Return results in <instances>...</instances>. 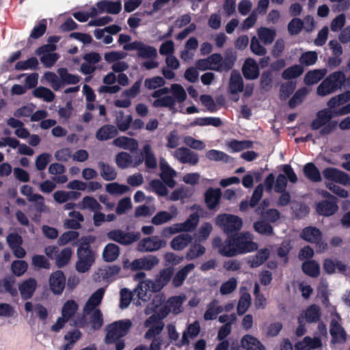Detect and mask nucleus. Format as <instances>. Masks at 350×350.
I'll use <instances>...</instances> for the list:
<instances>
[{"label": "nucleus", "instance_id": "obj_1", "mask_svg": "<svg viewBox=\"0 0 350 350\" xmlns=\"http://www.w3.org/2000/svg\"><path fill=\"white\" fill-rule=\"evenodd\" d=\"M145 162V165L148 168L154 169L157 165L156 157L152 151L151 144L146 142L142 146L140 151V156L133 157L126 152H121L116 157V163L118 167L125 169L129 167H137Z\"/></svg>", "mask_w": 350, "mask_h": 350}, {"label": "nucleus", "instance_id": "obj_2", "mask_svg": "<svg viewBox=\"0 0 350 350\" xmlns=\"http://www.w3.org/2000/svg\"><path fill=\"white\" fill-rule=\"evenodd\" d=\"M334 111L323 109L317 112L315 119L311 124L313 130H317L321 135H325L334 131L338 126V122L332 120Z\"/></svg>", "mask_w": 350, "mask_h": 350}, {"label": "nucleus", "instance_id": "obj_3", "mask_svg": "<svg viewBox=\"0 0 350 350\" xmlns=\"http://www.w3.org/2000/svg\"><path fill=\"white\" fill-rule=\"evenodd\" d=\"M93 237H85L82 239L83 243L77 250L78 260L76 263V269L78 272L88 271L95 260V255L90 249V244L94 241Z\"/></svg>", "mask_w": 350, "mask_h": 350}, {"label": "nucleus", "instance_id": "obj_4", "mask_svg": "<svg viewBox=\"0 0 350 350\" xmlns=\"http://www.w3.org/2000/svg\"><path fill=\"white\" fill-rule=\"evenodd\" d=\"M346 76L341 71H336L329 75L317 87V93L321 96L331 94L344 85Z\"/></svg>", "mask_w": 350, "mask_h": 350}, {"label": "nucleus", "instance_id": "obj_5", "mask_svg": "<svg viewBox=\"0 0 350 350\" xmlns=\"http://www.w3.org/2000/svg\"><path fill=\"white\" fill-rule=\"evenodd\" d=\"M131 325V321L129 319L120 320L109 325L106 328L105 342L113 343L123 337L128 333Z\"/></svg>", "mask_w": 350, "mask_h": 350}, {"label": "nucleus", "instance_id": "obj_6", "mask_svg": "<svg viewBox=\"0 0 350 350\" xmlns=\"http://www.w3.org/2000/svg\"><path fill=\"white\" fill-rule=\"evenodd\" d=\"M79 310L78 303L73 299H69L64 302L61 310V317H58L56 322L52 325L51 330L59 332L62 329L66 323L72 319Z\"/></svg>", "mask_w": 350, "mask_h": 350}, {"label": "nucleus", "instance_id": "obj_7", "mask_svg": "<svg viewBox=\"0 0 350 350\" xmlns=\"http://www.w3.org/2000/svg\"><path fill=\"white\" fill-rule=\"evenodd\" d=\"M44 254L49 258L55 259L56 266L61 268L66 266L70 262L73 251L70 247H65L59 250L56 246H48L44 249Z\"/></svg>", "mask_w": 350, "mask_h": 350}, {"label": "nucleus", "instance_id": "obj_8", "mask_svg": "<svg viewBox=\"0 0 350 350\" xmlns=\"http://www.w3.org/2000/svg\"><path fill=\"white\" fill-rule=\"evenodd\" d=\"M159 263V258L154 255H148L142 258H136L132 262L129 260L123 261V267L131 271L145 270L150 271Z\"/></svg>", "mask_w": 350, "mask_h": 350}, {"label": "nucleus", "instance_id": "obj_9", "mask_svg": "<svg viewBox=\"0 0 350 350\" xmlns=\"http://www.w3.org/2000/svg\"><path fill=\"white\" fill-rule=\"evenodd\" d=\"M198 223V214L193 213L189 215L185 221L165 228L162 231V234L165 237H168L178 232H191L196 228Z\"/></svg>", "mask_w": 350, "mask_h": 350}, {"label": "nucleus", "instance_id": "obj_10", "mask_svg": "<svg viewBox=\"0 0 350 350\" xmlns=\"http://www.w3.org/2000/svg\"><path fill=\"white\" fill-rule=\"evenodd\" d=\"M215 223L226 233L237 231L243 225L242 219L239 217L229 214L218 215L215 219Z\"/></svg>", "mask_w": 350, "mask_h": 350}, {"label": "nucleus", "instance_id": "obj_11", "mask_svg": "<svg viewBox=\"0 0 350 350\" xmlns=\"http://www.w3.org/2000/svg\"><path fill=\"white\" fill-rule=\"evenodd\" d=\"M238 254H242L254 252L258 249V245L254 241L253 235L249 232H241L234 237Z\"/></svg>", "mask_w": 350, "mask_h": 350}, {"label": "nucleus", "instance_id": "obj_12", "mask_svg": "<svg viewBox=\"0 0 350 350\" xmlns=\"http://www.w3.org/2000/svg\"><path fill=\"white\" fill-rule=\"evenodd\" d=\"M123 49L126 51H137V56L143 59H156L157 49L140 41H134L124 44Z\"/></svg>", "mask_w": 350, "mask_h": 350}, {"label": "nucleus", "instance_id": "obj_13", "mask_svg": "<svg viewBox=\"0 0 350 350\" xmlns=\"http://www.w3.org/2000/svg\"><path fill=\"white\" fill-rule=\"evenodd\" d=\"M170 90L167 88H163L158 90L154 91L152 94V97L155 100L152 103L154 107H167L172 110L175 106V99L167 94Z\"/></svg>", "mask_w": 350, "mask_h": 350}, {"label": "nucleus", "instance_id": "obj_14", "mask_svg": "<svg viewBox=\"0 0 350 350\" xmlns=\"http://www.w3.org/2000/svg\"><path fill=\"white\" fill-rule=\"evenodd\" d=\"M213 247L225 256L232 257L239 255L234 237L228 238L224 243H221L220 238L215 237L213 240Z\"/></svg>", "mask_w": 350, "mask_h": 350}, {"label": "nucleus", "instance_id": "obj_15", "mask_svg": "<svg viewBox=\"0 0 350 350\" xmlns=\"http://www.w3.org/2000/svg\"><path fill=\"white\" fill-rule=\"evenodd\" d=\"M75 324L81 327H85L90 324L93 329H98L103 324L102 313L100 310L92 311L87 315L83 313V317L76 321Z\"/></svg>", "mask_w": 350, "mask_h": 350}, {"label": "nucleus", "instance_id": "obj_16", "mask_svg": "<svg viewBox=\"0 0 350 350\" xmlns=\"http://www.w3.org/2000/svg\"><path fill=\"white\" fill-rule=\"evenodd\" d=\"M211 70H216L219 72L228 71L230 70L234 65V59L226 56L224 59L220 54L214 53L208 57Z\"/></svg>", "mask_w": 350, "mask_h": 350}, {"label": "nucleus", "instance_id": "obj_17", "mask_svg": "<svg viewBox=\"0 0 350 350\" xmlns=\"http://www.w3.org/2000/svg\"><path fill=\"white\" fill-rule=\"evenodd\" d=\"M174 158L183 164L196 165L199 162L198 154L185 147H180L172 152Z\"/></svg>", "mask_w": 350, "mask_h": 350}, {"label": "nucleus", "instance_id": "obj_18", "mask_svg": "<svg viewBox=\"0 0 350 350\" xmlns=\"http://www.w3.org/2000/svg\"><path fill=\"white\" fill-rule=\"evenodd\" d=\"M133 292L139 299L146 301L150 299L152 293L158 291L154 288L152 280L144 279L139 282Z\"/></svg>", "mask_w": 350, "mask_h": 350}, {"label": "nucleus", "instance_id": "obj_19", "mask_svg": "<svg viewBox=\"0 0 350 350\" xmlns=\"http://www.w3.org/2000/svg\"><path fill=\"white\" fill-rule=\"evenodd\" d=\"M55 49V45L47 44L37 50L36 53L38 55H41L40 60L45 66H52L59 58L58 55L53 53Z\"/></svg>", "mask_w": 350, "mask_h": 350}, {"label": "nucleus", "instance_id": "obj_20", "mask_svg": "<svg viewBox=\"0 0 350 350\" xmlns=\"http://www.w3.org/2000/svg\"><path fill=\"white\" fill-rule=\"evenodd\" d=\"M323 177L329 180L344 186L350 185V177L345 172L334 167H327L323 171Z\"/></svg>", "mask_w": 350, "mask_h": 350}, {"label": "nucleus", "instance_id": "obj_21", "mask_svg": "<svg viewBox=\"0 0 350 350\" xmlns=\"http://www.w3.org/2000/svg\"><path fill=\"white\" fill-rule=\"evenodd\" d=\"M165 245V242L158 237H150L142 239L137 244V250L142 252L159 250Z\"/></svg>", "mask_w": 350, "mask_h": 350}, {"label": "nucleus", "instance_id": "obj_22", "mask_svg": "<svg viewBox=\"0 0 350 350\" xmlns=\"http://www.w3.org/2000/svg\"><path fill=\"white\" fill-rule=\"evenodd\" d=\"M185 300L186 296L185 295H180L169 298L165 303V310L159 313V316L160 318H164L170 312L174 314L180 313L182 311V305Z\"/></svg>", "mask_w": 350, "mask_h": 350}, {"label": "nucleus", "instance_id": "obj_23", "mask_svg": "<svg viewBox=\"0 0 350 350\" xmlns=\"http://www.w3.org/2000/svg\"><path fill=\"white\" fill-rule=\"evenodd\" d=\"M66 284V277L62 271L53 272L49 277V285L50 290L55 295H61Z\"/></svg>", "mask_w": 350, "mask_h": 350}, {"label": "nucleus", "instance_id": "obj_24", "mask_svg": "<svg viewBox=\"0 0 350 350\" xmlns=\"http://www.w3.org/2000/svg\"><path fill=\"white\" fill-rule=\"evenodd\" d=\"M107 237L120 244L129 245L139 239L138 233L124 232L120 230H114L107 233Z\"/></svg>", "mask_w": 350, "mask_h": 350}, {"label": "nucleus", "instance_id": "obj_25", "mask_svg": "<svg viewBox=\"0 0 350 350\" xmlns=\"http://www.w3.org/2000/svg\"><path fill=\"white\" fill-rule=\"evenodd\" d=\"M161 169V178L166 185L172 188L176 185V181L174 178L176 176V172L168 164L165 159L161 158L159 160Z\"/></svg>", "mask_w": 350, "mask_h": 350}, {"label": "nucleus", "instance_id": "obj_26", "mask_svg": "<svg viewBox=\"0 0 350 350\" xmlns=\"http://www.w3.org/2000/svg\"><path fill=\"white\" fill-rule=\"evenodd\" d=\"M105 293V288H100L94 293H92V295L88 299L87 302L85 303L83 307V313L84 314V315H87L90 312L94 310H100L98 308V306L101 303V301L103 298Z\"/></svg>", "mask_w": 350, "mask_h": 350}, {"label": "nucleus", "instance_id": "obj_27", "mask_svg": "<svg viewBox=\"0 0 350 350\" xmlns=\"http://www.w3.org/2000/svg\"><path fill=\"white\" fill-rule=\"evenodd\" d=\"M340 317L337 314L333 316L330 326V334L333 343H343L346 340V333L344 329L339 325L338 320Z\"/></svg>", "mask_w": 350, "mask_h": 350}, {"label": "nucleus", "instance_id": "obj_28", "mask_svg": "<svg viewBox=\"0 0 350 350\" xmlns=\"http://www.w3.org/2000/svg\"><path fill=\"white\" fill-rule=\"evenodd\" d=\"M145 326L148 328V330L145 334V338L150 339L156 338L162 331L164 324L163 321L159 320L154 316H151L145 322Z\"/></svg>", "mask_w": 350, "mask_h": 350}, {"label": "nucleus", "instance_id": "obj_29", "mask_svg": "<svg viewBox=\"0 0 350 350\" xmlns=\"http://www.w3.org/2000/svg\"><path fill=\"white\" fill-rule=\"evenodd\" d=\"M320 317L319 308L316 305H312L300 313L298 317V322L315 323L319 320Z\"/></svg>", "mask_w": 350, "mask_h": 350}, {"label": "nucleus", "instance_id": "obj_30", "mask_svg": "<svg viewBox=\"0 0 350 350\" xmlns=\"http://www.w3.org/2000/svg\"><path fill=\"white\" fill-rule=\"evenodd\" d=\"M120 271V267L117 265L105 267L98 269L95 274V280H106L107 282H111L114 280L116 275H117Z\"/></svg>", "mask_w": 350, "mask_h": 350}, {"label": "nucleus", "instance_id": "obj_31", "mask_svg": "<svg viewBox=\"0 0 350 350\" xmlns=\"http://www.w3.org/2000/svg\"><path fill=\"white\" fill-rule=\"evenodd\" d=\"M242 71L243 76L247 79H255L259 76V68L256 60L252 58L245 59Z\"/></svg>", "mask_w": 350, "mask_h": 350}, {"label": "nucleus", "instance_id": "obj_32", "mask_svg": "<svg viewBox=\"0 0 350 350\" xmlns=\"http://www.w3.org/2000/svg\"><path fill=\"white\" fill-rule=\"evenodd\" d=\"M241 347L245 350H265L262 342L251 334L244 335L240 341Z\"/></svg>", "mask_w": 350, "mask_h": 350}, {"label": "nucleus", "instance_id": "obj_33", "mask_svg": "<svg viewBox=\"0 0 350 350\" xmlns=\"http://www.w3.org/2000/svg\"><path fill=\"white\" fill-rule=\"evenodd\" d=\"M37 288V281L33 278H29L23 281L18 286V290L23 299L31 298Z\"/></svg>", "mask_w": 350, "mask_h": 350}, {"label": "nucleus", "instance_id": "obj_34", "mask_svg": "<svg viewBox=\"0 0 350 350\" xmlns=\"http://www.w3.org/2000/svg\"><path fill=\"white\" fill-rule=\"evenodd\" d=\"M178 215L177 208L172 206L170 208V211H160L157 213L152 219V223L154 225H161L170 221Z\"/></svg>", "mask_w": 350, "mask_h": 350}, {"label": "nucleus", "instance_id": "obj_35", "mask_svg": "<svg viewBox=\"0 0 350 350\" xmlns=\"http://www.w3.org/2000/svg\"><path fill=\"white\" fill-rule=\"evenodd\" d=\"M350 101V90L332 97L327 103L328 109L336 111L340 106Z\"/></svg>", "mask_w": 350, "mask_h": 350}, {"label": "nucleus", "instance_id": "obj_36", "mask_svg": "<svg viewBox=\"0 0 350 350\" xmlns=\"http://www.w3.org/2000/svg\"><path fill=\"white\" fill-rule=\"evenodd\" d=\"M322 345L321 339L319 336L310 338L305 337L302 341L297 343L296 350H312L321 347Z\"/></svg>", "mask_w": 350, "mask_h": 350}, {"label": "nucleus", "instance_id": "obj_37", "mask_svg": "<svg viewBox=\"0 0 350 350\" xmlns=\"http://www.w3.org/2000/svg\"><path fill=\"white\" fill-rule=\"evenodd\" d=\"M113 144L117 147L131 152L137 150L139 146L138 142L136 139L124 136L117 137L113 141Z\"/></svg>", "mask_w": 350, "mask_h": 350}, {"label": "nucleus", "instance_id": "obj_38", "mask_svg": "<svg viewBox=\"0 0 350 350\" xmlns=\"http://www.w3.org/2000/svg\"><path fill=\"white\" fill-rule=\"evenodd\" d=\"M301 237L307 242L317 243L321 240L322 234L317 228L310 226L303 229Z\"/></svg>", "mask_w": 350, "mask_h": 350}, {"label": "nucleus", "instance_id": "obj_39", "mask_svg": "<svg viewBox=\"0 0 350 350\" xmlns=\"http://www.w3.org/2000/svg\"><path fill=\"white\" fill-rule=\"evenodd\" d=\"M316 209L320 215L330 216L338 211V206L335 201H323L317 204Z\"/></svg>", "mask_w": 350, "mask_h": 350}, {"label": "nucleus", "instance_id": "obj_40", "mask_svg": "<svg viewBox=\"0 0 350 350\" xmlns=\"http://www.w3.org/2000/svg\"><path fill=\"white\" fill-rule=\"evenodd\" d=\"M224 311V308L217 299H213L207 306L204 314V319L210 321L216 319L217 316Z\"/></svg>", "mask_w": 350, "mask_h": 350}, {"label": "nucleus", "instance_id": "obj_41", "mask_svg": "<svg viewBox=\"0 0 350 350\" xmlns=\"http://www.w3.org/2000/svg\"><path fill=\"white\" fill-rule=\"evenodd\" d=\"M172 270L167 268L161 270L155 280H153V284L157 291H161L167 284L170 282L172 275Z\"/></svg>", "mask_w": 350, "mask_h": 350}, {"label": "nucleus", "instance_id": "obj_42", "mask_svg": "<svg viewBox=\"0 0 350 350\" xmlns=\"http://www.w3.org/2000/svg\"><path fill=\"white\" fill-rule=\"evenodd\" d=\"M118 135V130L116 126L106 124L100 127L96 133V137L98 140L105 141L111 139Z\"/></svg>", "mask_w": 350, "mask_h": 350}, {"label": "nucleus", "instance_id": "obj_43", "mask_svg": "<svg viewBox=\"0 0 350 350\" xmlns=\"http://www.w3.org/2000/svg\"><path fill=\"white\" fill-rule=\"evenodd\" d=\"M77 206L81 210H88L92 212L99 211L101 208L99 202L94 198L90 196L83 197Z\"/></svg>", "mask_w": 350, "mask_h": 350}, {"label": "nucleus", "instance_id": "obj_44", "mask_svg": "<svg viewBox=\"0 0 350 350\" xmlns=\"http://www.w3.org/2000/svg\"><path fill=\"white\" fill-rule=\"evenodd\" d=\"M192 237L189 234H181L175 237L170 242L171 247L176 251L184 250L191 241Z\"/></svg>", "mask_w": 350, "mask_h": 350}, {"label": "nucleus", "instance_id": "obj_45", "mask_svg": "<svg viewBox=\"0 0 350 350\" xmlns=\"http://www.w3.org/2000/svg\"><path fill=\"white\" fill-rule=\"evenodd\" d=\"M70 218L65 219L64 226L65 228L78 229L81 226V222L84 219L83 215L79 211L69 213Z\"/></svg>", "mask_w": 350, "mask_h": 350}, {"label": "nucleus", "instance_id": "obj_46", "mask_svg": "<svg viewBox=\"0 0 350 350\" xmlns=\"http://www.w3.org/2000/svg\"><path fill=\"white\" fill-rule=\"evenodd\" d=\"M98 6L100 10H102L103 12H107L109 14H118L122 9V3L120 1L115 2L104 0L98 2Z\"/></svg>", "mask_w": 350, "mask_h": 350}, {"label": "nucleus", "instance_id": "obj_47", "mask_svg": "<svg viewBox=\"0 0 350 350\" xmlns=\"http://www.w3.org/2000/svg\"><path fill=\"white\" fill-rule=\"evenodd\" d=\"M100 174L101 177L106 181H111L116 178L117 172L116 169L105 162H99L98 163Z\"/></svg>", "mask_w": 350, "mask_h": 350}, {"label": "nucleus", "instance_id": "obj_48", "mask_svg": "<svg viewBox=\"0 0 350 350\" xmlns=\"http://www.w3.org/2000/svg\"><path fill=\"white\" fill-rule=\"evenodd\" d=\"M79 196L80 193L75 191L59 190L55 191L53 194L54 200L59 204L65 203L70 199L77 200Z\"/></svg>", "mask_w": 350, "mask_h": 350}, {"label": "nucleus", "instance_id": "obj_49", "mask_svg": "<svg viewBox=\"0 0 350 350\" xmlns=\"http://www.w3.org/2000/svg\"><path fill=\"white\" fill-rule=\"evenodd\" d=\"M229 90L232 93H237L243 90V81L240 73L233 70L230 75Z\"/></svg>", "mask_w": 350, "mask_h": 350}, {"label": "nucleus", "instance_id": "obj_50", "mask_svg": "<svg viewBox=\"0 0 350 350\" xmlns=\"http://www.w3.org/2000/svg\"><path fill=\"white\" fill-rule=\"evenodd\" d=\"M102 255L105 261H114L118 258L120 255L119 247L113 243H108L105 247Z\"/></svg>", "mask_w": 350, "mask_h": 350}, {"label": "nucleus", "instance_id": "obj_51", "mask_svg": "<svg viewBox=\"0 0 350 350\" xmlns=\"http://www.w3.org/2000/svg\"><path fill=\"white\" fill-rule=\"evenodd\" d=\"M221 198L219 189H208L205 195V200L208 207L211 209L215 208L219 203Z\"/></svg>", "mask_w": 350, "mask_h": 350}, {"label": "nucleus", "instance_id": "obj_52", "mask_svg": "<svg viewBox=\"0 0 350 350\" xmlns=\"http://www.w3.org/2000/svg\"><path fill=\"white\" fill-rule=\"evenodd\" d=\"M327 70L316 69L309 71L304 77V81L308 85H313L317 83L326 75Z\"/></svg>", "mask_w": 350, "mask_h": 350}, {"label": "nucleus", "instance_id": "obj_53", "mask_svg": "<svg viewBox=\"0 0 350 350\" xmlns=\"http://www.w3.org/2000/svg\"><path fill=\"white\" fill-rule=\"evenodd\" d=\"M257 33L259 39L265 44H270L275 37L276 31L274 29L260 27L257 29Z\"/></svg>", "mask_w": 350, "mask_h": 350}, {"label": "nucleus", "instance_id": "obj_54", "mask_svg": "<svg viewBox=\"0 0 350 350\" xmlns=\"http://www.w3.org/2000/svg\"><path fill=\"white\" fill-rule=\"evenodd\" d=\"M133 118L131 115H126L123 111L117 113L116 117V124L120 131H126L129 128L132 122Z\"/></svg>", "mask_w": 350, "mask_h": 350}, {"label": "nucleus", "instance_id": "obj_55", "mask_svg": "<svg viewBox=\"0 0 350 350\" xmlns=\"http://www.w3.org/2000/svg\"><path fill=\"white\" fill-rule=\"evenodd\" d=\"M205 156L206 159L213 161H223L225 163H229L232 160V158L226 153L215 149L206 151Z\"/></svg>", "mask_w": 350, "mask_h": 350}, {"label": "nucleus", "instance_id": "obj_56", "mask_svg": "<svg viewBox=\"0 0 350 350\" xmlns=\"http://www.w3.org/2000/svg\"><path fill=\"white\" fill-rule=\"evenodd\" d=\"M304 175L312 182L321 180V176L319 170L312 163H308L304 167Z\"/></svg>", "mask_w": 350, "mask_h": 350}, {"label": "nucleus", "instance_id": "obj_57", "mask_svg": "<svg viewBox=\"0 0 350 350\" xmlns=\"http://www.w3.org/2000/svg\"><path fill=\"white\" fill-rule=\"evenodd\" d=\"M105 190L111 195L120 196L129 191L130 188L126 185L111 183L105 185Z\"/></svg>", "mask_w": 350, "mask_h": 350}, {"label": "nucleus", "instance_id": "obj_58", "mask_svg": "<svg viewBox=\"0 0 350 350\" xmlns=\"http://www.w3.org/2000/svg\"><path fill=\"white\" fill-rule=\"evenodd\" d=\"M169 90L173 94L172 97L175 99V103H183L186 100L187 93L181 85L174 83Z\"/></svg>", "mask_w": 350, "mask_h": 350}, {"label": "nucleus", "instance_id": "obj_59", "mask_svg": "<svg viewBox=\"0 0 350 350\" xmlns=\"http://www.w3.org/2000/svg\"><path fill=\"white\" fill-rule=\"evenodd\" d=\"M33 94L35 97L42 99L46 102H51L55 98L53 92L48 88L44 87H38L36 88Z\"/></svg>", "mask_w": 350, "mask_h": 350}, {"label": "nucleus", "instance_id": "obj_60", "mask_svg": "<svg viewBox=\"0 0 350 350\" xmlns=\"http://www.w3.org/2000/svg\"><path fill=\"white\" fill-rule=\"evenodd\" d=\"M205 252L206 249L202 244L194 243L187 251L186 258L187 260H193L203 255Z\"/></svg>", "mask_w": 350, "mask_h": 350}, {"label": "nucleus", "instance_id": "obj_61", "mask_svg": "<svg viewBox=\"0 0 350 350\" xmlns=\"http://www.w3.org/2000/svg\"><path fill=\"white\" fill-rule=\"evenodd\" d=\"M251 142L249 141L231 140L226 143V146L232 152L241 151L251 147Z\"/></svg>", "mask_w": 350, "mask_h": 350}, {"label": "nucleus", "instance_id": "obj_62", "mask_svg": "<svg viewBox=\"0 0 350 350\" xmlns=\"http://www.w3.org/2000/svg\"><path fill=\"white\" fill-rule=\"evenodd\" d=\"M269 256V251L267 249L260 250L248 263L252 267H257L262 265L267 259Z\"/></svg>", "mask_w": 350, "mask_h": 350}, {"label": "nucleus", "instance_id": "obj_63", "mask_svg": "<svg viewBox=\"0 0 350 350\" xmlns=\"http://www.w3.org/2000/svg\"><path fill=\"white\" fill-rule=\"evenodd\" d=\"M302 269L305 273L312 277L317 276L320 271L319 265L314 260L304 262Z\"/></svg>", "mask_w": 350, "mask_h": 350}, {"label": "nucleus", "instance_id": "obj_64", "mask_svg": "<svg viewBox=\"0 0 350 350\" xmlns=\"http://www.w3.org/2000/svg\"><path fill=\"white\" fill-rule=\"evenodd\" d=\"M318 59V55L314 51H307L304 53L299 57L301 65L310 66L314 64Z\"/></svg>", "mask_w": 350, "mask_h": 350}]
</instances>
